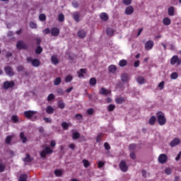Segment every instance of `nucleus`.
<instances>
[{
	"label": "nucleus",
	"mask_w": 181,
	"mask_h": 181,
	"mask_svg": "<svg viewBox=\"0 0 181 181\" xmlns=\"http://www.w3.org/2000/svg\"><path fill=\"white\" fill-rule=\"evenodd\" d=\"M100 17L102 21H108V15L105 13H100Z\"/></svg>",
	"instance_id": "nucleus-27"
},
{
	"label": "nucleus",
	"mask_w": 181,
	"mask_h": 181,
	"mask_svg": "<svg viewBox=\"0 0 181 181\" xmlns=\"http://www.w3.org/2000/svg\"><path fill=\"white\" fill-rule=\"evenodd\" d=\"M105 165V163L104 161H99L98 163V167L99 168V169H101V168H103V166H104Z\"/></svg>",
	"instance_id": "nucleus-51"
},
{
	"label": "nucleus",
	"mask_w": 181,
	"mask_h": 181,
	"mask_svg": "<svg viewBox=\"0 0 181 181\" xmlns=\"http://www.w3.org/2000/svg\"><path fill=\"white\" fill-rule=\"evenodd\" d=\"M72 138L73 139H78V138H80V133L77 132H74Z\"/></svg>",
	"instance_id": "nucleus-41"
},
{
	"label": "nucleus",
	"mask_w": 181,
	"mask_h": 181,
	"mask_svg": "<svg viewBox=\"0 0 181 181\" xmlns=\"http://www.w3.org/2000/svg\"><path fill=\"white\" fill-rule=\"evenodd\" d=\"M170 64H172V66H180L181 58H179L177 55H174L170 59Z\"/></svg>",
	"instance_id": "nucleus-2"
},
{
	"label": "nucleus",
	"mask_w": 181,
	"mask_h": 181,
	"mask_svg": "<svg viewBox=\"0 0 181 181\" xmlns=\"http://www.w3.org/2000/svg\"><path fill=\"white\" fill-rule=\"evenodd\" d=\"M100 93L103 94V95H110V94H111V91L104 88H101L100 90Z\"/></svg>",
	"instance_id": "nucleus-16"
},
{
	"label": "nucleus",
	"mask_w": 181,
	"mask_h": 181,
	"mask_svg": "<svg viewBox=\"0 0 181 181\" xmlns=\"http://www.w3.org/2000/svg\"><path fill=\"white\" fill-rule=\"evenodd\" d=\"M78 37H86V32L84 30H80L78 32Z\"/></svg>",
	"instance_id": "nucleus-36"
},
{
	"label": "nucleus",
	"mask_w": 181,
	"mask_h": 181,
	"mask_svg": "<svg viewBox=\"0 0 181 181\" xmlns=\"http://www.w3.org/2000/svg\"><path fill=\"white\" fill-rule=\"evenodd\" d=\"M71 80H73V76H71V75H68V76L65 78V81H66V83H70V81H71Z\"/></svg>",
	"instance_id": "nucleus-43"
},
{
	"label": "nucleus",
	"mask_w": 181,
	"mask_h": 181,
	"mask_svg": "<svg viewBox=\"0 0 181 181\" xmlns=\"http://www.w3.org/2000/svg\"><path fill=\"white\" fill-rule=\"evenodd\" d=\"M75 117L76 118V119H82L83 116L81 115V114H77L76 115Z\"/></svg>",
	"instance_id": "nucleus-63"
},
{
	"label": "nucleus",
	"mask_w": 181,
	"mask_h": 181,
	"mask_svg": "<svg viewBox=\"0 0 181 181\" xmlns=\"http://www.w3.org/2000/svg\"><path fill=\"white\" fill-rule=\"evenodd\" d=\"M154 45L155 42H153V40H149L145 42L144 49H146V50H152V49H153Z\"/></svg>",
	"instance_id": "nucleus-6"
},
{
	"label": "nucleus",
	"mask_w": 181,
	"mask_h": 181,
	"mask_svg": "<svg viewBox=\"0 0 181 181\" xmlns=\"http://www.w3.org/2000/svg\"><path fill=\"white\" fill-rule=\"evenodd\" d=\"M20 138H21L23 144H26V142H28V137H26L24 132H21L20 134Z\"/></svg>",
	"instance_id": "nucleus-19"
},
{
	"label": "nucleus",
	"mask_w": 181,
	"mask_h": 181,
	"mask_svg": "<svg viewBox=\"0 0 181 181\" xmlns=\"http://www.w3.org/2000/svg\"><path fill=\"white\" fill-rule=\"evenodd\" d=\"M72 6H74V8H78V2L73 1L72 2Z\"/></svg>",
	"instance_id": "nucleus-59"
},
{
	"label": "nucleus",
	"mask_w": 181,
	"mask_h": 181,
	"mask_svg": "<svg viewBox=\"0 0 181 181\" xmlns=\"http://www.w3.org/2000/svg\"><path fill=\"white\" fill-rule=\"evenodd\" d=\"M87 112L89 115H93V112H94V110L93 109H88L87 110Z\"/></svg>",
	"instance_id": "nucleus-64"
},
{
	"label": "nucleus",
	"mask_w": 181,
	"mask_h": 181,
	"mask_svg": "<svg viewBox=\"0 0 181 181\" xmlns=\"http://www.w3.org/2000/svg\"><path fill=\"white\" fill-rule=\"evenodd\" d=\"M127 64L128 62L125 59H122L119 62V66L120 67H125V66H127Z\"/></svg>",
	"instance_id": "nucleus-30"
},
{
	"label": "nucleus",
	"mask_w": 181,
	"mask_h": 181,
	"mask_svg": "<svg viewBox=\"0 0 181 181\" xmlns=\"http://www.w3.org/2000/svg\"><path fill=\"white\" fill-rule=\"evenodd\" d=\"M24 162H30V160H32V158H30V156H29L28 154L26 155L25 158H23Z\"/></svg>",
	"instance_id": "nucleus-46"
},
{
	"label": "nucleus",
	"mask_w": 181,
	"mask_h": 181,
	"mask_svg": "<svg viewBox=\"0 0 181 181\" xmlns=\"http://www.w3.org/2000/svg\"><path fill=\"white\" fill-rule=\"evenodd\" d=\"M180 144V139L179 138H175L173 140H172L170 142V146L171 148H175V146H177Z\"/></svg>",
	"instance_id": "nucleus-8"
},
{
	"label": "nucleus",
	"mask_w": 181,
	"mask_h": 181,
	"mask_svg": "<svg viewBox=\"0 0 181 181\" xmlns=\"http://www.w3.org/2000/svg\"><path fill=\"white\" fill-rule=\"evenodd\" d=\"M50 146H51L52 148H54V147L56 146V141L52 140V141H51V143H50Z\"/></svg>",
	"instance_id": "nucleus-60"
},
{
	"label": "nucleus",
	"mask_w": 181,
	"mask_h": 181,
	"mask_svg": "<svg viewBox=\"0 0 181 181\" xmlns=\"http://www.w3.org/2000/svg\"><path fill=\"white\" fill-rule=\"evenodd\" d=\"M45 111L47 114H53L54 112V108L53 107L49 105L46 107Z\"/></svg>",
	"instance_id": "nucleus-21"
},
{
	"label": "nucleus",
	"mask_w": 181,
	"mask_h": 181,
	"mask_svg": "<svg viewBox=\"0 0 181 181\" xmlns=\"http://www.w3.org/2000/svg\"><path fill=\"white\" fill-rule=\"evenodd\" d=\"M12 138H13V135L8 136L6 138V142L7 144H11V141H12Z\"/></svg>",
	"instance_id": "nucleus-44"
},
{
	"label": "nucleus",
	"mask_w": 181,
	"mask_h": 181,
	"mask_svg": "<svg viewBox=\"0 0 181 181\" xmlns=\"http://www.w3.org/2000/svg\"><path fill=\"white\" fill-rule=\"evenodd\" d=\"M158 88L163 90V88H165V81L160 82L158 85Z\"/></svg>",
	"instance_id": "nucleus-40"
},
{
	"label": "nucleus",
	"mask_w": 181,
	"mask_h": 181,
	"mask_svg": "<svg viewBox=\"0 0 181 181\" xmlns=\"http://www.w3.org/2000/svg\"><path fill=\"white\" fill-rule=\"evenodd\" d=\"M62 83V78L60 77L57 78L54 81V86H59V84Z\"/></svg>",
	"instance_id": "nucleus-39"
},
{
	"label": "nucleus",
	"mask_w": 181,
	"mask_h": 181,
	"mask_svg": "<svg viewBox=\"0 0 181 181\" xmlns=\"http://www.w3.org/2000/svg\"><path fill=\"white\" fill-rule=\"evenodd\" d=\"M11 121L14 124H18V122H21V119H19V117L17 115H13L11 117Z\"/></svg>",
	"instance_id": "nucleus-25"
},
{
	"label": "nucleus",
	"mask_w": 181,
	"mask_h": 181,
	"mask_svg": "<svg viewBox=\"0 0 181 181\" xmlns=\"http://www.w3.org/2000/svg\"><path fill=\"white\" fill-rule=\"evenodd\" d=\"M52 100H54V94H53V93H50L47 96V101H52Z\"/></svg>",
	"instance_id": "nucleus-45"
},
{
	"label": "nucleus",
	"mask_w": 181,
	"mask_h": 181,
	"mask_svg": "<svg viewBox=\"0 0 181 181\" xmlns=\"http://www.w3.org/2000/svg\"><path fill=\"white\" fill-rule=\"evenodd\" d=\"M168 13L169 16H175V7L170 6L168 9Z\"/></svg>",
	"instance_id": "nucleus-20"
},
{
	"label": "nucleus",
	"mask_w": 181,
	"mask_h": 181,
	"mask_svg": "<svg viewBox=\"0 0 181 181\" xmlns=\"http://www.w3.org/2000/svg\"><path fill=\"white\" fill-rule=\"evenodd\" d=\"M40 21H46V15L40 14L39 16Z\"/></svg>",
	"instance_id": "nucleus-54"
},
{
	"label": "nucleus",
	"mask_w": 181,
	"mask_h": 181,
	"mask_svg": "<svg viewBox=\"0 0 181 181\" xmlns=\"http://www.w3.org/2000/svg\"><path fill=\"white\" fill-rule=\"evenodd\" d=\"M30 28H31V29H36L37 28V25H36V23L34 22H30Z\"/></svg>",
	"instance_id": "nucleus-47"
},
{
	"label": "nucleus",
	"mask_w": 181,
	"mask_h": 181,
	"mask_svg": "<svg viewBox=\"0 0 181 181\" xmlns=\"http://www.w3.org/2000/svg\"><path fill=\"white\" fill-rule=\"evenodd\" d=\"M44 121H45V122H48L49 124L52 123V119L49 117H44Z\"/></svg>",
	"instance_id": "nucleus-57"
},
{
	"label": "nucleus",
	"mask_w": 181,
	"mask_h": 181,
	"mask_svg": "<svg viewBox=\"0 0 181 181\" xmlns=\"http://www.w3.org/2000/svg\"><path fill=\"white\" fill-rule=\"evenodd\" d=\"M5 71L7 76H13V70L10 66H6L5 68Z\"/></svg>",
	"instance_id": "nucleus-18"
},
{
	"label": "nucleus",
	"mask_w": 181,
	"mask_h": 181,
	"mask_svg": "<svg viewBox=\"0 0 181 181\" xmlns=\"http://www.w3.org/2000/svg\"><path fill=\"white\" fill-rule=\"evenodd\" d=\"M27 60L28 63H31L32 66H33L34 67H39V66L40 65V61H39V59H33L32 57H28Z\"/></svg>",
	"instance_id": "nucleus-4"
},
{
	"label": "nucleus",
	"mask_w": 181,
	"mask_h": 181,
	"mask_svg": "<svg viewBox=\"0 0 181 181\" xmlns=\"http://www.w3.org/2000/svg\"><path fill=\"white\" fill-rule=\"evenodd\" d=\"M106 33L108 35V36H112V35H114V30H112L111 28H109L107 29Z\"/></svg>",
	"instance_id": "nucleus-35"
},
{
	"label": "nucleus",
	"mask_w": 181,
	"mask_h": 181,
	"mask_svg": "<svg viewBox=\"0 0 181 181\" xmlns=\"http://www.w3.org/2000/svg\"><path fill=\"white\" fill-rule=\"evenodd\" d=\"M26 46L25 45V42L23 41H19L17 43V49H25Z\"/></svg>",
	"instance_id": "nucleus-26"
},
{
	"label": "nucleus",
	"mask_w": 181,
	"mask_h": 181,
	"mask_svg": "<svg viewBox=\"0 0 181 181\" xmlns=\"http://www.w3.org/2000/svg\"><path fill=\"white\" fill-rule=\"evenodd\" d=\"M89 83L90 86H95L97 84V79L95 78H91Z\"/></svg>",
	"instance_id": "nucleus-38"
},
{
	"label": "nucleus",
	"mask_w": 181,
	"mask_h": 181,
	"mask_svg": "<svg viewBox=\"0 0 181 181\" xmlns=\"http://www.w3.org/2000/svg\"><path fill=\"white\" fill-rule=\"evenodd\" d=\"M115 103L117 104H122L123 103H125V98H117L115 99Z\"/></svg>",
	"instance_id": "nucleus-29"
},
{
	"label": "nucleus",
	"mask_w": 181,
	"mask_h": 181,
	"mask_svg": "<svg viewBox=\"0 0 181 181\" xmlns=\"http://www.w3.org/2000/svg\"><path fill=\"white\" fill-rule=\"evenodd\" d=\"M108 71H110V73H115L117 71V66L115 65H110L108 67Z\"/></svg>",
	"instance_id": "nucleus-24"
},
{
	"label": "nucleus",
	"mask_w": 181,
	"mask_h": 181,
	"mask_svg": "<svg viewBox=\"0 0 181 181\" xmlns=\"http://www.w3.org/2000/svg\"><path fill=\"white\" fill-rule=\"evenodd\" d=\"M51 34L52 36H59V35L60 34V30H59V28H53L51 30Z\"/></svg>",
	"instance_id": "nucleus-14"
},
{
	"label": "nucleus",
	"mask_w": 181,
	"mask_h": 181,
	"mask_svg": "<svg viewBox=\"0 0 181 181\" xmlns=\"http://www.w3.org/2000/svg\"><path fill=\"white\" fill-rule=\"evenodd\" d=\"M136 81L139 84H145V78L143 76H138Z\"/></svg>",
	"instance_id": "nucleus-22"
},
{
	"label": "nucleus",
	"mask_w": 181,
	"mask_h": 181,
	"mask_svg": "<svg viewBox=\"0 0 181 181\" xmlns=\"http://www.w3.org/2000/svg\"><path fill=\"white\" fill-rule=\"evenodd\" d=\"M136 148V145H135V144H131L129 146L130 151H134V149H135Z\"/></svg>",
	"instance_id": "nucleus-62"
},
{
	"label": "nucleus",
	"mask_w": 181,
	"mask_h": 181,
	"mask_svg": "<svg viewBox=\"0 0 181 181\" xmlns=\"http://www.w3.org/2000/svg\"><path fill=\"white\" fill-rule=\"evenodd\" d=\"M163 23L165 26H169V25H170V23H172V20H170V18H169V17H165L163 19Z\"/></svg>",
	"instance_id": "nucleus-15"
},
{
	"label": "nucleus",
	"mask_w": 181,
	"mask_h": 181,
	"mask_svg": "<svg viewBox=\"0 0 181 181\" xmlns=\"http://www.w3.org/2000/svg\"><path fill=\"white\" fill-rule=\"evenodd\" d=\"M114 110H115V105H112V104H110L107 106V111L109 112H112Z\"/></svg>",
	"instance_id": "nucleus-42"
},
{
	"label": "nucleus",
	"mask_w": 181,
	"mask_h": 181,
	"mask_svg": "<svg viewBox=\"0 0 181 181\" xmlns=\"http://www.w3.org/2000/svg\"><path fill=\"white\" fill-rule=\"evenodd\" d=\"M37 112L36 111L28 110V111L24 112V115L25 118H32V117L35 116Z\"/></svg>",
	"instance_id": "nucleus-9"
},
{
	"label": "nucleus",
	"mask_w": 181,
	"mask_h": 181,
	"mask_svg": "<svg viewBox=\"0 0 181 181\" xmlns=\"http://www.w3.org/2000/svg\"><path fill=\"white\" fill-rule=\"evenodd\" d=\"M51 62H52V64H58L59 59H57V56H56V55L52 56Z\"/></svg>",
	"instance_id": "nucleus-23"
},
{
	"label": "nucleus",
	"mask_w": 181,
	"mask_h": 181,
	"mask_svg": "<svg viewBox=\"0 0 181 181\" xmlns=\"http://www.w3.org/2000/svg\"><path fill=\"white\" fill-rule=\"evenodd\" d=\"M49 153H53V150L49 146H45V148L41 151V158H46V155H49Z\"/></svg>",
	"instance_id": "nucleus-3"
},
{
	"label": "nucleus",
	"mask_w": 181,
	"mask_h": 181,
	"mask_svg": "<svg viewBox=\"0 0 181 181\" xmlns=\"http://www.w3.org/2000/svg\"><path fill=\"white\" fill-rule=\"evenodd\" d=\"M165 175H171L172 174V169L170 168H167L165 170Z\"/></svg>",
	"instance_id": "nucleus-49"
},
{
	"label": "nucleus",
	"mask_w": 181,
	"mask_h": 181,
	"mask_svg": "<svg viewBox=\"0 0 181 181\" xmlns=\"http://www.w3.org/2000/svg\"><path fill=\"white\" fill-rule=\"evenodd\" d=\"M58 107L61 108V110H63V108L66 107V105L64 104V102H63L62 100H59L58 101Z\"/></svg>",
	"instance_id": "nucleus-37"
},
{
	"label": "nucleus",
	"mask_w": 181,
	"mask_h": 181,
	"mask_svg": "<svg viewBox=\"0 0 181 181\" xmlns=\"http://www.w3.org/2000/svg\"><path fill=\"white\" fill-rule=\"evenodd\" d=\"M130 158H131V159H136V156L135 155V153H134V152L130 153Z\"/></svg>",
	"instance_id": "nucleus-56"
},
{
	"label": "nucleus",
	"mask_w": 181,
	"mask_h": 181,
	"mask_svg": "<svg viewBox=\"0 0 181 181\" xmlns=\"http://www.w3.org/2000/svg\"><path fill=\"white\" fill-rule=\"evenodd\" d=\"M82 163H83L84 168H88V166H90V161H88V160H87V159H83L82 160Z\"/></svg>",
	"instance_id": "nucleus-31"
},
{
	"label": "nucleus",
	"mask_w": 181,
	"mask_h": 181,
	"mask_svg": "<svg viewBox=\"0 0 181 181\" xmlns=\"http://www.w3.org/2000/svg\"><path fill=\"white\" fill-rule=\"evenodd\" d=\"M119 168L122 172H127L128 170V165L125 160H122L119 164Z\"/></svg>",
	"instance_id": "nucleus-7"
},
{
	"label": "nucleus",
	"mask_w": 181,
	"mask_h": 181,
	"mask_svg": "<svg viewBox=\"0 0 181 181\" xmlns=\"http://www.w3.org/2000/svg\"><path fill=\"white\" fill-rule=\"evenodd\" d=\"M86 73H87V69H81L80 71H78V76L79 77V78H83Z\"/></svg>",
	"instance_id": "nucleus-17"
},
{
	"label": "nucleus",
	"mask_w": 181,
	"mask_h": 181,
	"mask_svg": "<svg viewBox=\"0 0 181 181\" xmlns=\"http://www.w3.org/2000/svg\"><path fill=\"white\" fill-rule=\"evenodd\" d=\"M140 64H141V62H139V60H137V61L134 62V67H139Z\"/></svg>",
	"instance_id": "nucleus-55"
},
{
	"label": "nucleus",
	"mask_w": 181,
	"mask_h": 181,
	"mask_svg": "<svg viewBox=\"0 0 181 181\" xmlns=\"http://www.w3.org/2000/svg\"><path fill=\"white\" fill-rule=\"evenodd\" d=\"M54 175L57 176V177H60L62 175H63V171L62 170L57 169L54 170Z\"/></svg>",
	"instance_id": "nucleus-28"
},
{
	"label": "nucleus",
	"mask_w": 181,
	"mask_h": 181,
	"mask_svg": "<svg viewBox=\"0 0 181 181\" xmlns=\"http://www.w3.org/2000/svg\"><path fill=\"white\" fill-rule=\"evenodd\" d=\"M105 103L110 104V103H112V99L111 98H107L105 99Z\"/></svg>",
	"instance_id": "nucleus-61"
},
{
	"label": "nucleus",
	"mask_w": 181,
	"mask_h": 181,
	"mask_svg": "<svg viewBox=\"0 0 181 181\" xmlns=\"http://www.w3.org/2000/svg\"><path fill=\"white\" fill-rule=\"evenodd\" d=\"M150 125H153L155 122H156V117L155 116H152L148 121Z\"/></svg>",
	"instance_id": "nucleus-33"
},
{
	"label": "nucleus",
	"mask_w": 181,
	"mask_h": 181,
	"mask_svg": "<svg viewBox=\"0 0 181 181\" xmlns=\"http://www.w3.org/2000/svg\"><path fill=\"white\" fill-rule=\"evenodd\" d=\"M69 148L70 149H72V151H74V149H76V144H69Z\"/></svg>",
	"instance_id": "nucleus-58"
},
{
	"label": "nucleus",
	"mask_w": 181,
	"mask_h": 181,
	"mask_svg": "<svg viewBox=\"0 0 181 181\" xmlns=\"http://www.w3.org/2000/svg\"><path fill=\"white\" fill-rule=\"evenodd\" d=\"M58 21H59V22H63V21H64V15H63V14H59V16H58Z\"/></svg>",
	"instance_id": "nucleus-48"
},
{
	"label": "nucleus",
	"mask_w": 181,
	"mask_h": 181,
	"mask_svg": "<svg viewBox=\"0 0 181 181\" xmlns=\"http://www.w3.org/2000/svg\"><path fill=\"white\" fill-rule=\"evenodd\" d=\"M62 127L63 129H69V127H70V124L67 123L66 122H62Z\"/></svg>",
	"instance_id": "nucleus-34"
},
{
	"label": "nucleus",
	"mask_w": 181,
	"mask_h": 181,
	"mask_svg": "<svg viewBox=\"0 0 181 181\" xmlns=\"http://www.w3.org/2000/svg\"><path fill=\"white\" fill-rule=\"evenodd\" d=\"M26 179H28L26 175H22L19 178V181H26Z\"/></svg>",
	"instance_id": "nucleus-50"
},
{
	"label": "nucleus",
	"mask_w": 181,
	"mask_h": 181,
	"mask_svg": "<svg viewBox=\"0 0 181 181\" xmlns=\"http://www.w3.org/2000/svg\"><path fill=\"white\" fill-rule=\"evenodd\" d=\"M156 117H157V121L159 124V125H165V124H166V117H165V114H163V112H158L156 114Z\"/></svg>",
	"instance_id": "nucleus-1"
},
{
	"label": "nucleus",
	"mask_w": 181,
	"mask_h": 181,
	"mask_svg": "<svg viewBox=\"0 0 181 181\" xmlns=\"http://www.w3.org/2000/svg\"><path fill=\"white\" fill-rule=\"evenodd\" d=\"M72 15L75 22H80V18H81V14H80V13L74 12Z\"/></svg>",
	"instance_id": "nucleus-12"
},
{
	"label": "nucleus",
	"mask_w": 181,
	"mask_h": 181,
	"mask_svg": "<svg viewBox=\"0 0 181 181\" xmlns=\"http://www.w3.org/2000/svg\"><path fill=\"white\" fill-rule=\"evenodd\" d=\"M177 77H179V74H177V72H173L170 74V78L172 80H176Z\"/></svg>",
	"instance_id": "nucleus-32"
},
{
	"label": "nucleus",
	"mask_w": 181,
	"mask_h": 181,
	"mask_svg": "<svg viewBox=\"0 0 181 181\" xmlns=\"http://www.w3.org/2000/svg\"><path fill=\"white\" fill-rule=\"evenodd\" d=\"M134 6H129L125 8L124 13L125 15H132L134 13Z\"/></svg>",
	"instance_id": "nucleus-10"
},
{
	"label": "nucleus",
	"mask_w": 181,
	"mask_h": 181,
	"mask_svg": "<svg viewBox=\"0 0 181 181\" xmlns=\"http://www.w3.org/2000/svg\"><path fill=\"white\" fill-rule=\"evenodd\" d=\"M15 86L13 81H6L4 84V87L6 89L11 88Z\"/></svg>",
	"instance_id": "nucleus-13"
},
{
	"label": "nucleus",
	"mask_w": 181,
	"mask_h": 181,
	"mask_svg": "<svg viewBox=\"0 0 181 181\" xmlns=\"http://www.w3.org/2000/svg\"><path fill=\"white\" fill-rule=\"evenodd\" d=\"M43 52V49H42V47H37L36 49L35 52L37 53V54H40V53Z\"/></svg>",
	"instance_id": "nucleus-52"
},
{
	"label": "nucleus",
	"mask_w": 181,
	"mask_h": 181,
	"mask_svg": "<svg viewBox=\"0 0 181 181\" xmlns=\"http://www.w3.org/2000/svg\"><path fill=\"white\" fill-rule=\"evenodd\" d=\"M121 80L122 81H123V83H127L129 81V75H128V74L127 73H123L121 75Z\"/></svg>",
	"instance_id": "nucleus-11"
},
{
	"label": "nucleus",
	"mask_w": 181,
	"mask_h": 181,
	"mask_svg": "<svg viewBox=\"0 0 181 181\" xmlns=\"http://www.w3.org/2000/svg\"><path fill=\"white\" fill-rule=\"evenodd\" d=\"M123 4L124 5H131V4H132V0H123Z\"/></svg>",
	"instance_id": "nucleus-53"
},
{
	"label": "nucleus",
	"mask_w": 181,
	"mask_h": 181,
	"mask_svg": "<svg viewBox=\"0 0 181 181\" xmlns=\"http://www.w3.org/2000/svg\"><path fill=\"white\" fill-rule=\"evenodd\" d=\"M158 161L161 164L164 165L168 162V156L165 153H161L158 158Z\"/></svg>",
	"instance_id": "nucleus-5"
}]
</instances>
